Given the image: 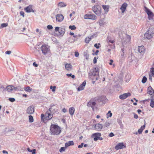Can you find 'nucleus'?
<instances>
[{
  "label": "nucleus",
  "instance_id": "nucleus-1",
  "mask_svg": "<svg viewBox=\"0 0 154 154\" xmlns=\"http://www.w3.org/2000/svg\"><path fill=\"white\" fill-rule=\"evenodd\" d=\"M57 110L55 106L53 105H51L48 111H47L45 114L46 120H49L51 119L53 116V114Z\"/></svg>",
  "mask_w": 154,
  "mask_h": 154
},
{
  "label": "nucleus",
  "instance_id": "nucleus-2",
  "mask_svg": "<svg viewBox=\"0 0 154 154\" xmlns=\"http://www.w3.org/2000/svg\"><path fill=\"white\" fill-rule=\"evenodd\" d=\"M61 129L58 126L56 125H51L50 127V132L53 135H59L61 132Z\"/></svg>",
  "mask_w": 154,
  "mask_h": 154
},
{
  "label": "nucleus",
  "instance_id": "nucleus-3",
  "mask_svg": "<svg viewBox=\"0 0 154 154\" xmlns=\"http://www.w3.org/2000/svg\"><path fill=\"white\" fill-rule=\"evenodd\" d=\"M40 49L42 53L44 55H47L50 53V51L49 47L48 45H42Z\"/></svg>",
  "mask_w": 154,
  "mask_h": 154
},
{
  "label": "nucleus",
  "instance_id": "nucleus-4",
  "mask_svg": "<svg viewBox=\"0 0 154 154\" xmlns=\"http://www.w3.org/2000/svg\"><path fill=\"white\" fill-rule=\"evenodd\" d=\"M92 10L97 15H100L101 13V8L99 5H95L92 7Z\"/></svg>",
  "mask_w": 154,
  "mask_h": 154
},
{
  "label": "nucleus",
  "instance_id": "nucleus-5",
  "mask_svg": "<svg viewBox=\"0 0 154 154\" xmlns=\"http://www.w3.org/2000/svg\"><path fill=\"white\" fill-rule=\"evenodd\" d=\"M145 11L147 14L148 16V18L149 20H151L153 18V15L154 14L152 12L147 8L145 7Z\"/></svg>",
  "mask_w": 154,
  "mask_h": 154
},
{
  "label": "nucleus",
  "instance_id": "nucleus-6",
  "mask_svg": "<svg viewBox=\"0 0 154 154\" xmlns=\"http://www.w3.org/2000/svg\"><path fill=\"white\" fill-rule=\"evenodd\" d=\"M126 148V145L123 143L122 142L118 143L115 147V149L116 150L119 149H124Z\"/></svg>",
  "mask_w": 154,
  "mask_h": 154
},
{
  "label": "nucleus",
  "instance_id": "nucleus-7",
  "mask_svg": "<svg viewBox=\"0 0 154 154\" xmlns=\"http://www.w3.org/2000/svg\"><path fill=\"white\" fill-rule=\"evenodd\" d=\"M85 19H89L95 20L97 19L96 16L94 14H85L84 16Z\"/></svg>",
  "mask_w": 154,
  "mask_h": 154
},
{
  "label": "nucleus",
  "instance_id": "nucleus-8",
  "mask_svg": "<svg viewBox=\"0 0 154 154\" xmlns=\"http://www.w3.org/2000/svg\"><path fill=\"white\" fill-rule=\"evenodd\" d=\"M153 33L151 32L149 30L146 32L144 34L145 37L148 39H150L153 37Z\"/></svg>",
  "mask_w": 154,
  "mask_h": 154
},
{
  "label": "nucleus",
  "instance_id": "nucleus-9",
  "mask_svg": "<svg viewBox=\"0 0 154 154\" xmlns=\"http://www.w3.org/2000/svg\"><path fill=\"white\" fill-rule=\"evenodd\" d=\"M26 113L28 114H32L34 112V109L33 106H31L29 107L27 109Z\"/></svg>",
  "mask_w": 154,
  "mask_h": 154
},
{
  "label": "nucleus",
  "instance_id": "nucleus-10",
  "mask_svg": "<svg viewBox=\"0 0 154 154\" xmlns=\"http://www.w3.org/2000/svg\"><path fill=\"white\" fill-rule=\"evenodd\" d=\"M131 94L130 93H125L119 96V97L120 99L124 100L126 98L130 96Z\"/></svg>",
  "mask_w": 154,
  "mask_h": 154
},
{
  "label": "nucleus",
  "instance_id": "nucleus-11",
  "mask_svg": "<svg viewBox=\"0 0 154 154\" xmlns=\"http://www.w3.org/2000/svg\"><path fill=\"white\" fill-rule=\"evenodd\" d=\"M56 21L58 22H61L63 20L64 17L63 15L61 14H57L56 16Z\"/></svg>",
  "mask_w": 154,
  "mask_h": 154
},
{
  "label": "nucleus",
  "instance_id": "nucleus-12",
  "mask_svg": "<svg viewBox=\"0 0 154 154\" xmlns=\"http://www.w3.org/2000/svg\"><path fill=\"white\" fill-rule=\"evenodd\" d=\"M86 82L85 81H84L80 85L79 87L77 88V90L78 91H80L83 90L85 88V86Z\"/></svg>",
  "mask_w": 154,
  "mask_h": 154
},
{
  "label": "nucleus",
  "instance_id": "nucleus-13",
  "mask_svg": "<svg viewBox=\"0 0 154 154\" xmlns=\"http://www.w3.org/2000/svg\"><path fill=\"white\" fill-rule=\"evenodd\" d=\"M131 39V37L130 35H127L126 36V40L122 42V44L123 46H124L127 43H129Z\"/></svg>",
  "mask_w": 154,
  "mask_h": 154
},
{
  "label": "nucleus",
  "instance_id": "nucleus-14",
  "mask_svg": "<svg viewBox=\"0 0 154 154\" xmlns=\"http://www.w3.org/2000/svg\"><path fill=\"white\" fill-rule=\"evenodd\" d=\"M24 10L27 13L33 12H34V11L32 8V6L30 5L25 8H24Z\"/></svg>",
  "mask_w": 154,
  "mask_h": 154
},
{
  "label": "nucleus",
  "instance_id": "nucleus-15",
  "mask_svg": "<svg viewBox=\"0 0 154 154\" xmlns=\"http://www.w3.org/2000/svg\"><path fill=\"white\" fill-rule=\"evenodd\" d=\"M128 4L126 3H124L121 6L120 9L121 10L122 13H123L125 11Z\"/></svg>",
  "mask_w": 154,
  "mask_h": 154
},
{
  "label": "nucleus",
  "instance_id": "nucleus-16",
  "mask_svg": "<svg viewBox=\"0 0 154 154\" xmlns=\"http://www.w3.org/2000/svg\"><path fill=\"white\" fill-rule=\"evenodd\" d=\"M138 51L140 53H144L145 51L144 47L143 46H139L138 48Z\"/></svg>",
  "mask_w": 154,
  "mask_h": 154
},
{
  "label": "nucleus",
  "instance_id": "nucleus-17",
  "mask_svg": "<svg viewBox=\"0 0 154 154\" xmlns=\"http://www.w3.org/2000/svg\"><path fill=\"white\" fill-rule=\"evenodd\" d=\"M103 127V125L99 123L96 124L95 126V128L98 131H100Z\"/></svg>",
  "mask_w": 154,
  "mask_h": 154
},
{
  "label": "nucleus",
  "instance_id": "nucleus-18",
  "mask_svg": "<svg viewBox=\"0 0 154 154\" xmlns=\"http://www.w3.org/2000/svg\"><path fill=\"white\" fill-rule=\"evenodd\" d=\"M147 92L149 94L152 95V96L154 95V90L150 86L148 87L147 89Z\"/></svg>",
  "mask_w": 154,
  "mask_h": 154
},
{
  "label": "nucleus",
  "instance_id": "nucleus-19",
  "mask_svg": "<svg viewBox=\"0 0 154 154\" xmlns=\"http://www.w3.org/2000/svg\"><path fill=\"white\" fill-rule=\"evenodd\" d=\"M75 109L74 107H70L69 109V112L71 116H72L74 114Z\"/></svg>",
  "mask_w": 154,
  "mask_h": 154
},
{
  "label": "nucleus",
  "instance_id": "nucleus-20",
  "mask_svg": "<svg viewBox=\"0 0 154 154\" xmlns=\"http://www.w3.org/2000/svg\"><path fill=\"white\" fill-rule=\"evenodd\" d=\"M95 104L96 103L95 102L90 101L88 103L87 105L88 106L91 107L94 110V107Z\"/></svg>",
  "mask_w": 154,
  "mask_h": 154
},
{
  "label": "nucleus",
  "instance_id": "nucleus-21",
  "mask_svg": "<svg viewBox=\"0 0 154 154\" xmlns=\"http://www.w3.org/2000/svg\"><path fill=\"white\" fill-rule=\"evenodd\" d=\"M65 31V28L63 27H61L59 29V32L60 34V35L61 36H63L64 34Z\"/></svg>",
  "mask_w": 154,
  "mask_h": 154
},
{
  "label": "nucleus",
  "instance_id": "nucleus-22",
  "mask_svg": "<svg viewBox=\"0 0 154 154\" xmlns=\"http://www.w3.org/2000/svg\"><path fill=\"white\" fill-rule=\"evenodd\" d=\"M74 142L73 141H70L66 142L65 143V147L67 148L69 146L73 145H74Z\"/></svg>",
  "mask_w": 154,
  "mask_h": 154
},
{
  "label": "nucleus",
  "instance_id": "nucleus-23",
  "mask_svg": "<svg viewBox=\"0 0 154 154\" xmlns=\"http://www.w3.org/2000/svg\"><path fill=\"white\" fill-rule=\"evenodd\" d=\"M154 98L153 96L151 97L150 103V106L152 108L154 107Z\"/></svg>",
  "mask_w": 154,
  "mask_h": 154
},
{
  "label": "nucleus",
  "instance_id": "nucleus-24",
  "mask_svg": "<svg viewBox=\"0 0 154 154\" xmlns=\"http://www.w3.org/2000/svg\"><path fill=\"white\" fill-rule=\"evenodd\" d=\"M6 90L8 92L14 90V86L12 85H8L7 86Z\"/></svg>",
  "mask_w": 154,
  "mask_h": 154
},
{
  "label": "nucleus",
  "instance_id": "nucleus-25",
  "mask_svg": "<svg viewBox=\"0 0 154 154\" xmlns=\"http://www.w3.org/2000/svg\"><path fill=\"white\" fill-rule=\"evenodd\" d=\"M99 25L100 26H103L105 24V22H104V19H102L98 21Z\"/></svg>",
  "mask_w": 154,
  "mask_h": 154
},
{
  "label": "nucleus",
  "instance_id": "nucleus-26",
  "mask_svg": "<svg viewBox=\"0 0 154 154\" xmlns=\"http://www.w3.org/2000/svg\"><path fill=\"white\" fill-rule=\"evenodd\" d=\"M65 67L66 69L68 71L71 70L72 68V66L70 64H66L65 65Z\"/></svg>",
  "mask_w": 154,
  "mask_h": 154
},
{
  "label": "nucleus",
  "instance_id": "nucleus-27",
  "mask_svg": "<svg viewBox=\"0 0 154 154\" xmlns=\"http://www.w3.org/2000/svg\"><path fill=\"white\" fill-rule=\"evenodd\" d=\"M145 127V125L144 124V125L142 126L138 130V133L139 134H141L142 133L143 130L144 129Z\"/></svg>",
  "mask_w": 154,
  "mask_h": 154
},
{
  "label": "nucleus",
  "instance_id": "nucleus-28",
  "mask_svg": "<svg viewBox=\"0 0 154 154\" xmlns=\"http://www.w3.org/2000/svg\"><path fill=\"white\" fill-rule=\"evenodd\" d=\"M105 12L107 13L109 10V6L108 5H103L102 6Z\"/></svg>",
  "mask_w": 154,
  "mask_h": 154
},
{
  "label": "nucleus",
  "instance_id": "nucleus-29",
  "mask_svg": "<svg viewBox=\"0 0 154 154\" xmlns=\"http://www.w3.org/2000/svg\"><path fill=\"white\" fill-rule=\"evenodd\" d=\"M93 37V36H92L91 37H88L85 38V42L87 44H88L89 43L90 41L92 39V37Z\"/></svg>",
  "mask_w": 154,
  "mask_h": 154
},
{
  "label": "nucleus",
  "instance_id": "nucleus-30",
  "mask_svg": "<svg viewBox=\"0 0 154 154\" xmlns=\"http://www.w3.org/2000/svg\"><path fill=\"white\" fill-rule=\"evenodd\" d=\"M66 6V4L63 2H60L58 3V6L60 8L64 7Z\"/></svg>",
  "mask_w": 154,
  "mask_h": 154
},
{
  "label": "nucleus",
  "instance_id": "nucleus-31",
  "mask_svg": "<svg viewBox=\"0 0 154 154\" xmlns=\"http://www.w3.org/2000/svg\"><path fill=\"white\" fill-rule=\"evenodd\" d=\"M101 136V134L100 133H96L92 134V137H98Z\"/></svg>",
  "mask_w": 154,
  "mask_h": 154
},
{
  "label": "nucleus",
  "instance_id": "nucleus-32",
  "mask_svg": "<svg viewBox=\"0 0 154 154\" xmlns=\"http://www.w3.org/2000/svg\"><path fill=\"white\" fill-rule=\"evenodd\" d=\"M32 89L28 86L24 88V90L28 92L31 91H32Z\"/></svg>",
  "mask_w": 154,
  "mask_h": 154
},
{
  "label": "nucleus",
  "instance_id": "nucleus-33",
  "mask_svg": "<svg viewBox=\"0 0 154 154\" xmlns=\"http://www.w3.org/2000/svg\"><path fill=\"white\" fill-rule=\"evenodd\" d=\"M93 72L97 73V74H99V69L98 67H96L94 68Z\"/></svg>",
  "mask_w": 154,
  "mask_h": 154
},
{
  "label": "nucleus",
  "instance_id": "nucleus-34",
  "mask_svg": "<svg viewBox=\"0 0 154 154\" xmlns=\"http://www.w3.org/2000/svg\"><path fill=\"white\" fill-rule=\"evenodd\" d=\"M27 150L29 152H32V154H35V153L36 150L35 149L31 150L29 148H28Z\"/></svg>",
  "mask_w": 154,
  "mask_h": 154
},
{
  "label": "nucleus",
  "instance_id": "nucleus-35",
  "mask_svg": "<svg viewBox=\"0 0 154 154\" xmlns=\"http://www.w3.org/2000/svg\"><path fill=\"white\" fill-rule=\"evenodd\" d=\"M29 122L32 123L33 122V116L31 115H29Z\"/></svg>",
  "mask_w": 154,
  "mask_h": 154
},
{
  "label": "nucleus",
  "instance_id": "nucleus-36",
  "mask_svg": "<svg viewBox=\"0 0 154 154\" xmlns=\"http://www.w3.org/2000/svg\"><path fill=\"white\" fill-rule=\"evenodd\" d=\"M0 90L2 91H4L6 90V89L3 85L0 84Z\"/></svg>",
  "mask_w": 154,
  "mask_h": 154
},
{
  "label": "nucleus",
  "instance_id": "nucleus-37",
  "mask_svg": "<svg viewBox=\"0 0 154 154\" xmlns=\"http://www.w3.org/2000/svg\"><path fill=\"white\" fill-rule=\"evenodd\" d=\"M22 88L20 86H17L16 87H14V90L17 91V90H21Z\"/></svg>",
  "mask_w": 154,
  "mask_h": 154
},
{
  "label": "nucleus",
  "instance_id": "nucleus-38",
  "mask_svg": "<svg viewBox=\"0 0 154 154\" xmlns=\"http://www.w3.org/2000/svg\"><path fill=\"white\" fill-rule=\"evenodd\" d=\"M69 28L72 30H75L76 29V27L75 25L71 26L70 25L69 26Z\"/></svg>",
  "mask_w": 154,
  "mask_h": 154
},
{
  "label": "nucleus",
  "instance_id": "nucleus-39",
  "mask_svg": "<svg viewBox=\"0 0 154 154\" xmlns=\"http://www.w3.org/2000/svg\"><path fill=\"white\" fill-rule=\"evenodd\" d=\"M103 139V138L102 137H95L94 138V141H96L98 140H102Z\"/></svg>",
  "mask_w": 154,
  "mask_h": 154
},
{
  "label": "nucleus",
  "instance_id": "nucleus-40",
  "mask_svg": "<svg viewBox=\"0 0 154 154\" xmlns=\"http://www.w3.org/2000/svg\"><path fill=\"white\" fill-rule=\"evenodd\" d=\"M146 80L147 78L145 76H144L143 78V79L142 80V82L143 83H144L146 82Z\"/></svg>",
  "mask_w": 154,
  "mask_h": 154
},
{
  "label": "nucleus",
  "instance_id": "nucleus-41",
  "mask_svg": "<svg viewBox=\"0 0 154 154\" xmlns=\"http://www.w3.org/2000/svg\"><path fill=\"white\" fill-rule=\"evenodd\" d=\"M81 35H74L73 36V37H74L76 38V39H74V41H76L77 40V39L79 38Z\"/></svg>",
  "mask_w": 154,
  "mask_h": 154
},
{
  "label": "nucleus",
  "instance_id": "nucleus-42",
  "mask_svg": "<svg viewBox=\"0 0 154 154\" xmlns=\"http://www.w3.org/2000/svg\"><path fill=\"white\" fill-rule=\"evenodd\" d=\"M110 125V123L109 122L106 121L104 124V125L106 127H108Z\"/></svg>",
  "mask_w": 154,
  "mask_h": 154
},
{
  "label": "nucleus",
  "instance_id": "nucleus-43",
  "mask_svg": "<svg viewBox=\"0 0 154 154\" xmlns=\"http://www.w3.org/2000/svg\"><path fill=\"white\" fill-rule=\"evenodd\" d=\"M56 88V87L55 86H54L53 87L52 86H51L50 87V89H52V91L53 92H54L55 91Z\"/></svg>",
  "mask_w": 154,
  "mask_h": 154
},
{
  "label": "nucleus",
  "instance_id": "nucleus-44",
  "mask_svg": "<svg viewBox=\"0 0 154 154\" xmlns=\"http://www.w3.org/2000/svg\"><path fill=\"white\" fill-rule=\"evenodd\" d=\"M99 75H97L96 76H93V77L92 78V80H97L99 78Z\"/></svg>",
  "mask_w": 154,
  "mask_h": 154
},
{
  "label": "nucleus",
  "instance_id": "nucleus-45",
  "mask_svg": "<svg viewBox=\"0 0 154 154\" xmlns=\"http://www.w3.org/2000/svg\"><path fill=\"white\" fill-rule=\"evenodd\" d=\"M107 118L108 117H111L112 116V114L111 112V111H109L108 112L107 114Z\"/></svg>",
  "mask_w": 154,
  "mask_h": 154
},
{
  "label": "nucleus",
  "instance_id": "nucleus-46",
  "mask_svg": "<svg viewBox=\"0 0 154 154\" xmlns=\"http://www.w3.org/2000/svg\"><path fill=\"white\" fill-rule=\"evenodd\" d=\"M99 45H100V43L95 44L94 45V47H95L97 49H99Z\"/></svg>",
  "mask_w": 154,
  "mask_h": 154
},
{
  "label": "nucleus",
  "instance_id": "nucleus-47",
  "mask_svg": "<svg viewBox=\"0 0 154 154\" xmlns=\"http://www.w3.org/2000/svg\"><path fill=\"white\" fill-rule=\"evenodd\" d=\"M11 102H14L15 101V99L14 98H11L8 99Z\"/></svg>",
  "mask_w": 154,
  "mask_h": 154
},
{
  "label": "nucleus",
  "instance_id": "nucleus-48",
  "mask_svg": "<svg viewBox=\"0 0 154 154\" xmlns=\"http://www.w3.org/2000/svg\"><path fill=\"white\" fill-rule=\"evenodd\" d=\"M65 149L64 147H62L60 149L59 151L60 152H61L63 151H65Z\"/></svg>",
  "mask_w": 154,
  "mask_h": 154
},
{
  "label": "nucleus",
  "instance_id": "nucleus-49",
  "mask_svg": "<svg viewBox=\"0 0 154 154\" xmlns=\"http://www.w3.org/2000/svg\"><path fill=\"white\" fill-rule=\"evenodd\" d=\"M8 25V24L6 23H2L1 24V26L2 27H6Z\"/></svg>",
  "mask_w": 154,
  "mask_h": 154
},
{
  "label": "nucleus",
  "instance_id": "nucleus-50",
  "mask_svg": "<svg viewBox=\"0 0 154 154\" xmlns=\"http://www.w3.org/2000/svg\"><path fill=\"white\" fill-rule=\"evenodd\" d=\"M84 55H85V57L86 59L87 60L88 59L89 55L88 54H87V53H85Z\"/></svg>",
  "mask_w": 154,
  "mask_h": 154
},
{
  "label": "nucleus",
  "instance_id": "nucleus-51",
  "mask_svg": "<svg viewBox=\"0 0 154 154\" xmlns=\"http://www.w3.org/2000/svg\"><path fill=\"white\" fill-rule=\"evenodd\" d=\"M150 73H152V74H154V68L153 67L151 68L150 70Z\"/></svg>",
  "mask_w": 154,
  "mask_h": 154
},
{
  "label": "nucleus",
  "instance_id": "nucleus-52",
  "mask_svg": "<svg viewBox=\"0 0 154 154\" xmlns=\"http://www.w3.org/2000/svg\"><path fill=\"white\" fill-rule=\"evenodd\" d=\"M47 27L49 29H51L53 28L52 26L51 25H48Z\"/></svg>",
  "mask_w": 154,
  "mask_h": 154
},
{
  "label": "nucleus",
  "instance_id": "nucleus-53",
  "mask_svg": "<svg viewBox=\"0 0 154 154\" xmlns=\"http://www.w3.org/2000/svg\"><path fill=\"white\" fill-rule=\"evenodd\" d=\"M114 134L113 133L111 132L109 134V137H113V136H114Z\"/></svg>",
  "mask_w": 154,
  "mask_h": 154
},
{
  "label": "nucleus",
  "instance_id": "nucleus-54",
  "mask_svg": "<svg viewBox=\"0 0 154 154\" xmlns=\"http://www.w3.org/2000/svg\"><path fill=\"white\" fill-rule=\"evenodd\" d=\"M59 29H60V28H59V27H55V31L56 32H59Z\"/></svg>",
  "mask_w": 154,
  "mask_h": 154
},
{
  "label": "nucleus",
  "instance_id": "nucleus-55",
  "mask_svg": "<svg viewBox=\"0 0 154 154\" xmlns=\"http://www.w3.org/2000/svg\"><path fill=\"white\" fill-rule=\"evenodd\" d=\"M108 41L109 42L111 43H113L114 42V40H112L111 39L109 40V38H108Z\"/></svg>",
  "mask_w": 154,
  "mask_h": 154
},
{
  "label": "nucleus",
  "instance_id": "nucleus-56",
  "mask_svg": "<svg viewBox=\"0 0 154 154\" xmlns=\"http://www.w3.org/2000/svg\"><path fill=\"white\" fill-rule=\"evenodd\" d=\"M92 75L93 76H96L97 75H99V74H97V73L96 72H93L92 73Z\"/></svg>",
  "mask_w": 154,
  "mask_h": 154
},
{
  "label": "nucleus",
  "instance_id": "nucleus-57",
  "mask_svg": "<svg viewBox=\"0 0 154 154\" xmlns=\"http://www.w3.org/2000/svg\"><path fill=\"white\" fill-rule=\"evenodd\" d=\"M84 145L83 143H82L80 145H79L78 146V148H82Z\"/></svg>",
  "mask_w": 154,
  "mask_h": 154
},
{
  "label": "nucleus",
  "instance_id": "nucleus-58",
  "mask_svg": "<svg viewBox=\"0 0 154 154\" xmlns=\"http://www.w3.org/2000/svg\"><path fill=\"white\" fill-rule=\"evenodd\" d=\"M20 15L21 16H22L23 17H24V13L23 11H21L20 12Z\"/></svg>",
  "mask_w": 154,
  "mask_h": 154
},
{
  "label": "nucleus",
  "instance_id": "nucleus-59",
  "mask_svg": "<svg viewBox=\"0 0 154 154\" xmlns=\"http://www.w3.org/2000/svg\"><path fill=\"white\" fill-rule=\"evenodd\" d=\"M11 51H6L5 54H10L11 53Z\"/></svg>",
  "mask_w": 154,
  "mask_h": 154
},
{
  "label": "nucleus",
  "instance_id": "nucleus-60",
  "mask_svg": "<svg viewBox=\"0 0 154 154\" xmlns=\"http://www.w3.org/2000/svg\"><path fill=\"white\" fill-rule=\"evenodd\" d=\"M75 56L76 57H78L79 56V54L78 52H75Z\"/></svg>",
  "mask_w": 154,
  "mask_h": 154
},
{
  "label": "nucleus",
  "instance_id": "nucleus-61",
  "mask_svg": "<svg viewBox=\"0 0 154 154\" xmlns=\"http://www.w3.org/2000/svg\"><path fill=\"white\" fill-rule=\"evenodd\" d=\"M97 60L96 57H94L93 60V63H97Z\"/></svg>",
  "mask_w": 154,
  "mask_h": 154
},
{
  "label": "nucleus",
  "instance_id": "nucleus-62",
  "mask_svg": "<svg viewBox=\"0 0 154 154\" xmlns=\"http://www.w3.org/2000/svg\"><path fill=\"white\" fill-rule=\"evenodd\" d=\"M134 118L135 119H137L138 118V116L137 114L134 113Z\"/></svg>",
  "mask_w": 154,
  "mask_h": 154
},
{
  "label": "nucleus",
  "instance_id": "nucleus-63",
  "mask_svg": "<svg viewBox=\"0 0 154 154\" xmlns=\"http://www.w3.org/2000/svg\"><path fill=\"white\" fill-rule=\"evenodd\" d=\"M62 111L64 113H65L67 112V110L65 108H64L62 109Z\"/></svg>",
  "mask_w": 154,
  "mask_h": 154
},
{
  "label": "nucleus",
  "instance_id": "nucleus-64",
  "mask_svg": "<svg viewBox=\"0 0 154 154\" xmlns=\"http://www.w3.org/2000/svg\"><path fill=\"white\" fill-rule=\"evenodd\" d=\"M33 66L36 67H37L38 66V64H36L35 62H34L33 63Z\"/></svg>",
  "mask_w": 154,
  "mask_h": 154
}]
</instances>
